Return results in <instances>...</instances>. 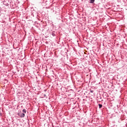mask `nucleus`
<instances>
[{"mask_svg": "<svg viewBox=\"0 0 127 127\" xmlns=\"http://www.w3.org/2000/svg\"><path fill=\"white\" fill-rule=\"evenodd\" d=\"M25 116V115L24 114V113H22L20 115L21 118H24V116Z\"/></svg>", "mask_w": 127, "mask_h": 127, "instance_id": "obj_1", "label": "nucleus"}, {"mask_svg": "<svg viewBox=\"0 0 127 127\" xmlns=\"http://www.w3.org/2000/svg\"><path fill=\"white\" fill-rule=\"evenodd\" d=\"M95 2V0H90V3H94Z\"/></svg>", "mask_w": 127, "mask_h": 127, "instance_id": "obj_2", "label": "nucleus"}, {"mask_svg": "<svg viewBox=\"0 0 127 127\" xmlns=\"http://www.w3.org/2000/svg\"><path fill=\"white\" fill-rule=\"evenodd\" d=\"M99 109H101L102 107H103V105L102 104H99Z\"/></svg>", "mask_w": 127, "mask_h": 127, "instance_id": "obj_3", "label": "nucleus"}, {"mask_svg": "<svg viewBox=\"0 0 127 127\" xmlns=\"http://www.w3.org/2000/svg\"><path fill=\"white\" fill-rule=\"evenodd\" d=\"M23 113H26V110H25V109H23Z\"/></svg>", "mask_w": 127, "mask_h": 127, "instance_id": "obj_4", "label": "nucleus"}]
</instances>
